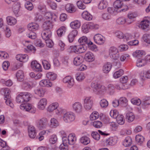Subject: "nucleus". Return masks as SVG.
Returning a JSON list of instances; mask_svg holds the SVG:
<instances>
[{"instance_id":"nucleus-25","label":"nucleus","mask_w":150,"mask_h":150,"mask_svg":"<svg viewBox=\"0 0 150 150\" xmlns=\"http://www.w3.org/2000/svg\"><path fill=\"white\" fill-rule=\"evenodd\" d=\"M39 25L35 23H31L28 24V28L30 31H34L37 30L39 27Z\"/></svg>"},{"instance_id":"nucleus-10","label":"nucleus","mask_w":150,"mask_h":150,"mask_svg":"<svg viewBox=\"0 0 150 150\" xmlns=\"http://www.w3.org/2000/svg\"><path fill=\"white\" fill-rule=\"evenodd\" d=\"M150 21L148 20H144L141 22L139 27V28L145 31L149 30Z\"/></svg>"},{"instance_id":"nucleus-59","label":"nucleus","mask_w":150,"mask_h":150,"mask_svg":"<svg viewBox=\"0 0 150 150\" xmlns=\"http://www.w3.org/2000/svg\"><path fill=\"white\" fill-rule=\"evenodd\" d=\"M42 63L44 69H45L48 70L50 69V65L48 61L46 60H43Z\"/></svg>"},{"instance_id":"nucleus-21","label":"nucleus","mask_w":150,"mask_h":150,"mask_svg":"<svg viewBox=\"0 0 150 150\" xmlns=\"http://www.w3.org/2000/svg\"><path fill=\"white\" fill-rule=\"evenodd\" d=\"M40 85L44 87H51L52 85V83L48 79H44L40 82Z\"/></svg>"},{"instance_id":"nucleus-53","label":"nucleus","mask_w":150,"mask_h":150,"mask_svg":"<svg viewBox=\"0 0 150 150\" xmlns=\"http://www.w3.org/2000/svg\"><path fill=\"white\" fill-rule=\"evenodd\" d=\"M92 137L95 140H98L100 138V135L97 132L93 131L91 134Z\"/></svg>"},{"instance_id":"nucleus-24","label":"nucleus","mask_w":150,"mask_h":150,"mask_svg":"<svg viewBox=\"0 0 150 150\" xmlns=\"http://www.w3.org/2000/svg\"><path fill=\"white\" fill-rule=\"evenodd\" d=\"M83 58L81 56H78L74 58L73 63L76 66H79L82 63Z\"/></svg>"},{"instance_id":"nucleus-12","label":"nucleus","mask_w":150,"mask_h":150,"mask_svg":"<svg viewBox=\"0 0 150 150\" xmlns=\"http://www.w3.org/2000/svg\"><path fill=\"white\" fill-rule=\"evenodd\" d=\"M73 110L75 112L79 113L82 110V106L81 103L79 102H76L72 104Z\"/></svg>"},{"instance_id":"nucleus-30","label":"nucleus","mask_w":150,"mask_h":150,"mask_svg":"<svg viewBox=\"0 0 150 150\" xmlns=\"http://www.w3.org/2000/svg\"><path fill=\"white\" fill-rule=\"evenodd\" d=\"M59 125V123L57 119L53 118L50 120V127L52 128H55Z\"/></svg>"},{"instance_id":"nucleus-48","label":"nucleus","mask_w":150,"mask_h":150,"mask_svg":"<svg viewBox=\"0 0 150 150\" xmlns=\"http://www.w3.org/2000/svg\"><path fill=\"white\" fill-rule=\"evenodd\" d=\"M22 93H21L18 95L16 97V101L17 103H25L23 96L22 95Z\"/></svg>"},{"instance_id":"nucleus-54","label":"nucleus","mask_w":150,"mask_h":150,"mask_svg":"<svg viewBox=\"0 0 150 150\" xmlns=\"http://www.w3.org/2000/svg\"><path fill=\"white\" fill-rule=\"evenodd\" d=\"M136 140L137 142L141 144L144 141V137L140 135H138L136 136Z\"/></svg>"},{"instance_id":"nucleus-32","label":"nucleus","mask_w":150,"mask_h":150,"mask_svg":"<svg viewBox=\"0 0 150 150\" xmlns=\"http://www.w3.org/2000/svg\"><path fill=\"white\" fill-rule=\"evenodd\" d=\"M22 93V96L23 97L24 103L28 102L30 99L32 97L31 94L28 92L21 93Z\"/></svg>"},{"instance_id":"nucleus-13","label":"nucleus","mask_w":150,"mask_h":150,"mask_svg":"<svg viewBox=\"0 0 150 150\" xmlns=\"http://www.w3.org/2000/svg\"><path fill=\"white\" fill-rule=\"evenodd\" d=\"M31 66L32 69L35 71H41V67L40 64L36 61H33L31 63Z\"/></svg>"},{"instance_id":"nucleus-20","label":"nucleus","mask_w":150,"mask_h":150,"mask_svg":"<svg viewBox=\"0 0 150 150\" xmlns=\"http://www.w3.org/2000/svg\"><path fill=\"white\" fill-rule=\"evenodd\" d=\"M46 91L45 88L40 87L35 89V93L40 97H42L44 96Z\"/></svg>"},{"instance_id":"nucleus-18","label":"nucleus","mask_w":150,"mask_h":150,"mask_svg":"<svg viewBox=\"0 0 150 150\" xmlns=\"http://www.w3.org/2000/svg\"><path fill=\"white\" fill-rule=\"evenodd\" d=\"M28 130L29 137L32 139L34 138L36 134V132L35 127L33 126H29Z\"/></svg>"},{"instance_id":"nucleus-17","label":"nucleus","mask_w":150,"mask_h":150,"mask_svg":"<svg viewBox=\"0 0 150 150\" xmlns=\"http://www.w3.org/2000/svg\"><path fill=\"white\" fill-rule=\"evenodd\" d=\"M84 58L86 61L90 62H92L95 59V57L93 53L88 52L85 54Z\"/></svg>"},{"instance_id":"nucleus-8","label":"nucleus","mask_w":150,"mask_h":150,"mask_svg":"<svg viewBox=\"0 0 150 150\" xmlns=\"http://www.w3.org/2000/svg\"><path fill=\"white\" fill-rule=\"evenodd\" d=\"M48 122L47 119L45 117H43L37 121V126L40 129H43L45 128Z\"/></svg>"},{"instance_id":"nucleus-61","label":"nucleus","mask_w":150,"mask_h":150,"mask_svg":"<svg viewBox=\"0 0 150 150\" xmlns=\"http://www.w3.org/2000/svg\"><path fill=\"white\" fill-rule=\"evenodd\" d=\"M57 137L56 135H52L50 139V142L52 144H54L57 142Z\"/></svg>"},{"instance_id":"nucleus-16","label":"nucleus","mask_w":150,"mask_h":150,"mask_svg":"<svg viewBox=\"0 0 150 150\" xmlns=\"http://www.w3.org/2000/svg\"><path fill=\"white\" fill-rule=\"evenodd\" d=\"M47 104V101L45 98H42L39 101L38 104V108L41 110L45 109Z\"/></svg>"},{"instance_id":"nucleus-63","label":"nucleus","mask_w":150,"mask_h":150,"mask_svg":"<svg viewBox=\"0 0 150 150\" xmlns=\"http://www.w3.org/2000/svg\"><path fill=\"white\" fill-rule=\"evenodd\" d=\"M127 21L124 18L121 17L118 18L116 20V22L119 24H123Z\"/></svg>"},{"instance_id":"nucleus-1","label":"nucleus","mask_w":150,"mask_h":150,"mask_svg":"<svg viewBox=\"0 0 150 150\" xmlns=\"http://www.w3.org/2000/svg\"><path fill=\"white\" fill-rule=\"evenodd\" d=\"M45 18L47 20L43 24L44 29L47 30L52 28L53 26L52 23L56 21L57 16L54 14L50 12L46 13L45 15Z\"/></svg>"},{"instance_id":"nucleus-38","label":"nucleus","mask_w":150,"mask_h":150,"mask_svg":"<svg viewBox=\"0 0 150 150\" xmlns=\"http://www.w3.org/2000/svg\"><path fill=\"white\" fill-rule=\"evenodd\" d=\"M46 76L49 79L54 81L56 79L57 75L56 74L52 72H49L46 74Z\"/></svg>"},{"instance_id":"nucleus-55","label":"nucleus","mask_w":150,"mask_h":150,"mask_svg":"<svg viewBox=\"0 0 150 150\" xmlns=\"http://www.w3.org/2000/svg\"><path fill=\"white\" fill-rule=\"evenodd\" d=\"M89 28L88 24L84 23L82 26V30L84 33H87Z\"/></svg>"},{"instance_id":"nucleus-15","label":"nucleus","mask_w":150,"mask_h":150,"mask_svg":"<svg viewBox=\"0 0 150 150\" xmlns=\"http://www.w3.org/2000/svg\"><path fill=\"white\" fill-rule=\"evenodd\" d=\"M78 31L77 30H74L72 31L68 36V40L70 42H72L74 39L75 38L78 34Z\"/></svg>"},{"instance_id":"nucleus-4","label":"nucleus","mask_w":150,"mask_h":150,"mask_svg":"<svg viewBox=\"0 0 150 150\" xmlns=\"http://www.w3.org/2000/svg\"><path fill=\"white\" fill-rule=\"evenodd\" d=\"M109 55L111 58L116 60L119 57L118 51L117 49L114 47H112L109 50Z\"/></svg>"},{"instance_id":"nucleus-52","label":"nucleus","mask_w":150,"mask_h":150,"mask_svg":"<svg viewBox=\"0 0 150 150\" xmlns=\"http://www.w3.org/2000/svg\"><path fill=\"white\" fill-rule=\"evenodd\" d=\"M119 104H122L124 106H125L127 105V100L126 98L124 97L120 98L118 100Z\"/></svg>"},{"instance_id":"nucleus-51","label":"nucleus","mask_w":150,"mask_h":150,"mask_svg":"<svg viewBox=\"0 0 150 150\" xmlns=\"http://www.w3.org/2000/svg\"><path fill=\"white\" fill-rule=\"evenodd\" d=\"M143 38L144 42L150 44V34L146 33L144 34Z\"/></svg>"},{"instance_id":"nucleus-49","label":"nucleus","mask_w":150,"mask_h":150,"mask_svg":"<svg viewBox=\"0 0 150 150\" xmlns=\"http://www.w3.org/2000/svg\"><path fill=\"white\" fill-rule=\"evenodd\" d=\"M131 142V139L129 137H126L125 139L123 145L124 146L127 147L130 146Z\"/></svg>"},{"instance_id":"nucleus-33","label":"nucleus","mask_w":150,"mask_h":150,"mask_svg":"<svg viewBox=\"0 0 150 150\" xmlns=\"http://www.w3.org/2000/svg\"><path fill=\"white\" fill-rule=\"evenodd\" d=\"M145 54V52L144 51L141 50H137L133 53L134 57L139 58Z\"/></svg>"},{"instance_id":"nucleus-34","label":"nucleus","mask_w":150,"mask_h":150,"mask_svg":"<svg viewBox=\"0 0 150 150\" xmlns=\"http://www.w3.org/2000/svg\"><path fill=\"white\" fill-rule=\"evenodd\" d=\"M81 25L80 22L78 20H76L71 22V27L73 29H77L79 28Z\"/></svg>"},{"instance_id":"nucleus-35","label":"nucleus","mask_w":150,"mask_h":150,"mask_svg":"<svg viewBox=\"0 0 150 150\" xmlns=\"http://www.w3.org/2000/svg\"><path fill=\"white\" fill-rule=\"evenodd\" d=\"M80 141L82 144L84 145L88 144L90 142L89 138L86 136H83L81 137Z\"/></svg>"},{"instance_id":"nucleus-56","label":"nucleus","mask_w":150,"mask_h":150,"mask_svg":"<svg viewBox=\"0 0 150 150\" xmlns=\"http://www.w3.org/2000/svg\"><path fill=\"white\" fill-rule=\"evenodd\" d=\"M93 125L96 128H99L102 127L103 124L102 122L100 121H95L93 122Z\"/></svg>"},{"instance_id":"nucleus-6","label":"nucleus","mask_w":150,"mask_h":150,"mask_svg":"<svg viewBox=\"0 0 150 150\" xmlns=\"http://www.w3.org/2000/svg\"><path fill=\"white\" fill-rule=\"evenodd\" d=\"M21 109L27 111L34 113L35 112V109L32 105L30 104H21L20 106Z\"/></svg>"},{"instance_id":"nucleus-36","label":"nucleus","mask_w":150,"mask_h":150,"mask_svg":"<svg viewBox=\"0 0 150 150\" xmlns=\"http://www.w3.org/2000/svg\"><path fill=\"white\" fill-rule=\"evenodd\" d=\"M116 143V140L115 138L111 137L106 140V143L107 145L112 146Z\"/></svg>"},{"instance_id":"nucleus-23","label":"nucleus","mask_w":150,"mask_h":150,"mask_svg":"<svg viewBox=\"0 0 150 150\" xmlns=\"http://www.w3.org/2000/svg\"><path fill=\"white\" fill-rule=\"evenodd\" d=\"M1 92V93L4 95V98H8V99H9L11 98L10 95V91L8 88H5L2 89Z\"/></svg>"},{"instance_id":"nucleus-39","label":"nucleus","mask_w":150,"mask_h":150,"mask_svg":"<svg viewBox=\"0 0 150 150\" xmlns=\"http://www.w3.org/2000/svg\"><path fill=\"white\" fill-rule=\"evenodd\" d=\"M16 76L18 81H22L24 77L23 71L21 70L18 71L16 74Z\"/></svg>"},{"instance_id":"nucleus-3","label":"nucleus","mask_w":150,"mask_h":150,"mask_svg":"<svg viewBox=\"0 0 150 150\" xmlns=\"http://www.w3.org/2000/svg\"><path fill=\"white\" fill-rule=\"evenodd\" d=\"M73 51L76 54L81 53L85 52L87 49L86 46L82 45L71 46L70 47Z\"/></svg>"},{"instance_id":"nucleus-44","label":"nucleus","mask_w":150,"mask_h":150,"mask_svg":"<svg viewBox=\"0 0 150 150\" xmlns=\"http://www.w3.org/2000/svg\"><path fill=\"white\" fill-rule=\"evenodd\" d=\"M107 6V3L105 1H101L99 3L98 8L100 9H103L105 8Z\"/></svg>"},{"instance_id":"nucleus-37","label":"nucleus","mask_w":150,"mask_h":150,"mask_svg":"<svg viewBox=\"0 0 150 150\" xmlns=\"http://www.w3.org/2000/svg\"><path fill=\"white\" fill-rule=\"evenodd\" d=\"M59 106V104L57 103H54L50 105L47 108V111L50 112H52L54 110L57 108Z\"/></svg>"},{"instance_id":"nucleus-29","label":"nucleus","mask_w":150,"mask_h":150,"mask_svg":"<svg viewBox=\"0 0 150 150\" xmlns=\"http://www.w3.org/2000/svg\"><path fill=\"white\" fill-rule=\"evenodd\" d=\"M135 118L134 114L132 112H129L126 114V119L129 122L133 121Z\"/></svg>"},{"instance_id":"nucleus-7","label":"nucleus","mask_w":150,"mask_h":150,"mask_svg":"<svg viewBox=\"0 0 150 150\" xmlns=\"http://www.w3.org/2000/svg\"><path fill=\"white\" fill-rule=\"evenodd\" d=\"M83 106L84 108L87 110H89L92 108L93 105V101L91 98L87 97L84 99Z\"/></svg>"},{"instance_id":"nucleus-9","label":"nucleus","mask_w":150,"mask_h":150,"mask_svg":"<svg viewBox=\"0 0 150 150\" xmlns=\"http://www.w3.org/2000/svg\"><path fill=\"white\" fill-rule=\"evenodd\" d=\"M63 82L67 83V86L71 88L74 84V79L71 76H67L65 77L63 79Z\"/></svg>"},{"instance_id":"nucleus-58","label":"nucleus","mask_w":150,"mask_h":150,"mask_svg":"<svg viewBox=\"0 0 150 150\" xmlns=\"http://www.w3.org/2000/svg\"><path fill=\"white\" fill-rule=\"evenodd\" d=\"M110 116L112 118H116L119 115L117 111L115 110H111L110 113Z\"/></svg>"},{"instance_id":"nucleus-19","label":"nucleus","mask_w":150,"mask_h":150,"mask_svg":"<svg viewBox=\"0 0 150 150\" xmlns=\"http://www.w3.org/2000/svg\"><path fill=\"white\" fill-rule=\"evenodd\" d=\"M16 58L21 62H25L28 60V57L26 54H19L16 55Z\"/></svg>"},{"instance_id":"nucleus-50","label":"nucleus","mask_w":150,"mask_h":150,"mask_svg":"<svg viewBox=\"0 0 150 150\" xmlns=\"http://www.w3.org/2000/svg\"><path fill=\"white\" fill-rule=\"evenodd\" d=\"M76 80L79 81H81L85 78L84 74L83 73H79L76 75Z\"/></svg>"},{"instance_id":"nucleus-28","label":"nucleus","mask_w":150,"mask_h":150,"mask_svg":"<svg viewBox=\"0 0 150 150\" xmlns=\"http://www.w3.org/2000/svg\"><path fill=\"white\" fill-rule=\"evenodd\" d=\"M82 16L83 18L88 21H90L92 18V15L86 11H84L82 13Z\"/></svg>"},{"instance_id":"nucleus-22","label":"nucleus","mask_w":150,"mask_h":150,"mask_svg":"<svg viewBox=\"0 0 150 150\" xmlns=\"http://www.w3.org/2000/svg\"><path fill=\"white\" fill-rule=\"evenodd\" d=\"M66 11L69 13H73L76 11V9L73 4H67L65 6Z\"/></svg>"},{"instance_id":"nucleus-26","label":"nucleus","mask_w":150,"mask_h":150,"mask_svg":"<svg viewBox=\"0 0 150 150\" xmlns=\"http://www.w3.org/2000/svg\"><path fill=\"white\" fill-rule=\"evenodd\" d=\"M6 20L8 24L11 25H15L17 22L16 20L14 18L11 16L7 17Z\"/></svg>"},{"instance_id":"nucleus-60","label":"nucleus","mask_w":150,"mask_h":150,"mask_svg":"<svg viewBox=\"0 0 150 150\" xmlns=\"http://www.w3.org/2000/svg\"><path fill=\"white\" fill-rule=\"evenodd\" d=\"M131 101L132 104L137 105H139L142 104V101L139 99L133 98L131 100Z\"/></svg>"},{"instance_id":"nucleus-57","label":"nucleus","mask_w":150,"mask_h":150,"mask_svg":"<svg viewBox=\"0 0 150 150\" xmlns=\"http://www.w3.org/2000/svg\"><path fill=\"white\" fill-rule=\"evenodd\" d=\"M100 106L103 108H105L108 106V101L105 99L101 100L100 102Z\"/></svg>"},{"instance_id":"nucleus-2","label":"nucleus","mask_w":150,"mask_h":150,"mask_svg":"<svg viewBox=\"0 0 150 150\" xmlns=\"http://www.w3.org/2000/svg\"><path fill=\"white\" fill-rule=\"evenodd\" d=\"M62 118L65 122L69 123L74 120L75 116L72 112H67L63 114Z\"/></svg>"},{"instance_id":"nucleus-46","label":"nucleus","mask_w":150,"mask_h":150,"mask_svg":"<svg viewBox=\"0 0 150 150\" xmlns=\"http://www.w3.org/2000/svg\"><path fill=\"white\" fill-rule=\"evenodd\" d=\"M88 39L86 36H83L80 38L78 40L79 42L81 45H85L87 43Z\"/></svg>"},{"instance_id":"nucleus-5","label":"nucleus","mask_w":150,"mask_h":150,"mask_svg":"<svg viewBox=\"0 0 150 150\" xmlns=\"http://www.w3.org/2000/svg\"><path fill=\"white\" fill-rule=\"evenodd\" d=\"M114 6L115 8L117 9L122 8L120 12H125L128 9V7L127 6L124 5L122 1L120 0H117L114 3Z\"/></svg>"},{"instance_id":"nucleus-11","label":"nucleus","mask_w":150,"mask_h":150,"mask_svg":"<svg viewBox=\"0 0 150 150\" xmlns=\"http://www.w3.org/2000/svg\"><path fill=\"white\" fill-rule=\"evenodd\" d=\"M93 39L95 42L99 45H102L105 42L104 37L99 34H96L93 37Z\"/></svg>"},{"instance_id":"nucleus-64","label":"nucleus","mask_w":150,"mask_h":150,"mask_svg":"<svg viewBox=\"0 0 150 150\" xmlns=\"http://www.w3.org/2000/svg\"><path fill=\"white\" fill-rule=\"evenodd\" d=\"M25 7L27 9L31 11L33 8V6L32 3L30 2H27L25 4Z\"/></svg>"},{"instance_id":"nucleus-27","label":"nucleus","mask_w":150,"mask_h":150,"mask_svg":"<svg viewBox=\"0 0 150 150\" xmlns=\"http://www.w3.org/2000/svg\"><path fill=\"white\" fill-rule=\"evenodd\" d=\"M69 141V144L71 145H73L76 141V138L74 134H71L68 137Z\"/></svg>"},{"instance_id":"nucleus-43","label":"nucleus","mask_w":150,"mask_h":150,"mask_svg":"<svg viewBox=\"0 0 150 150\" xmlns=\"http://www.w3.org/2000/svg\"><path fill=\"white\" fill-rule=\"evenodd\" d=\"M142 105L144 108L147 105L150 104V97L147 98L143 99L142 102Z\"/></svg>"},{"instance_id":"nucleus-42","label":"nucleus","mask_w":150,"mask_h":150,"mask_svg":"<svg viewBox=\"0 0 150 150\" xmlns=\"http://www.w3.org/2000/svg\"><path fill=\"white\" fill-rule=\"evenodd\" d=\"M116 118L117 122L119 124L122 125L125 123V120L123 115H119Z\"/></svg>"},{"instance_id":"nucleus-14","label":"nucleus","mask_w":150,"mask_h":150,"mask_svg":"<svg viewBox=\"0 0 150 150\" xmlns=\"http://www.w3.org/2000/svg\"><path fill=\"white\" fill-rule=\"evenodd\" d=\"M42 38L45 40L49 39L52 35V32L49 29L45 30L44 29V30L42 32Z\"/></svg>"},{"instance_id":"nucleus-41","label":"nucleus","mask_w":150,"mask_h":150,"mask_svg":"<svg viewBox=\"0 0 150 150\" xmlns=\"http://www.w3.org/2000/svg\"><path fill=\"white\" fill-rule=\"evenodd\" d=\"M66 28L64 26L61 27L57 30V34L59 37H61L62 34L65 33Z\"/></svg>"},{"instance_id":"nucleus-47","label":"nucleus","mask_w":150,"mask_h":150,"mask_svg":"<svg viewBox=\"0 0 150 150\" xmlns=\"http://www.w3.org/2000/svg\"><path fill=\"white\" fill-rule=\"evenodd\" d=\"M123 70L122 69H120L119 71H116L114 74V77L115 79L119 78L123 74Z\"/></svg>"},{"instance_id":"nucleus-62","label":"nucleus","mask_w":150,"mask_h":150,"mask_svg":"<svg viewBox=\"0 0 150 150\" xmlns=\"http://www.w3.org/2000/svg\"><path fill=\"white\" fill-rule=\"evenodd\" d=\"M34 43L36 46L39 47H43L44 45V44L42 43V41L40 40L39 39H37L35 41Z\"/></svg>"},{"instance_id":"nucleus-31","label":"nucleus","mask_w":150,"mask_h":150,"mask_svg":"<svg viewBox=\"0 0 150 150\" xmlns=\"http://www.w3.org/2000/svg\"><path fill=\"white\" fill-rule=\"evenodd\" d=\"M112 65L110 63L108 62L103 67V71L104 73H107L110 70Z\"/></svg>"},{"instance_id":"nucleus-40","label":"nucleus","mask_w":150,"mask_h":150,"mask_svg":"<svg viewBox=\"0 0 150 150\" xmlns=\"http://www.w3.org/2000/svg\"><path fill=\"white\" fill-rule=\"evenodd\" d=\"M146 61L145 59H139L137 61L136 65L139 67H142L146 64Z\"/></svg>"},{"instance_id":"nucleus-45","label":"nucleus","mask_w":150,"mask_h":150,"mask_svg":"<svg viewBox=\"0 0 150 150\" xmlns=\"http://www.w3.org/2000/svg\"><path fill=\"white\" fill-rule=\"evenodd\" d=\"M99 117V114L96 111H94L91 115L90 118L91 120H93L98 118Z\"/></svg>"}]
</instances>
